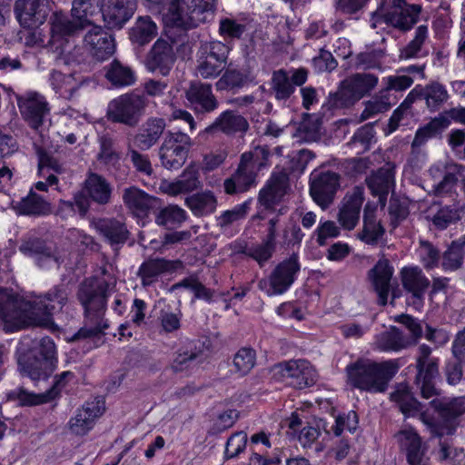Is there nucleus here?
Listing matches in <instances>:
<instances>
[{
	"mask_svg": "<svg viewBox=\"0 0 465 465\" xmlns=\"http://www.w3.org/2000/svg\"><path fill=\"white\" fill-rule=\"evenodd\" d=\"M32 352L34 353V351ZM55 352V345L51 338L41 339L35 352V354H40V359H42V361H37L39 363L38 370H32L31 362L26 361H21V372L34 381L46 379L53 371Z\"/></svg>",
	"mask_w": 465,
	"mask_h": 465,
	"instance_id": "14",
	"label": "nucleus"
},
{
	"mask_svg": "<svg viewBox=\"0 0 465 465\" xmlns=\"http://www.w3.org/2000/svg\"><path fill=\"white\" fill-rule=\"evenodd\" d=\"M214 5L215 0H171L164 21L184 29L196 27L213 18Z\"/></svg>",
	"mask_w": 465,
	"mask_h": 465,
	"instance_id": "4",
	"label": "nucleus"
},
{
	"mask_svg": "<svg viewBox=\"0 0 465 465\" xmlns=\"http://www.w3.org/2000/svg\"><path fill=\"white\" fill-rule=\"evenodd\" d=\"M368 187L380 199L385 198L394 184V172L391 164L380 168L366 179Z\"/></svg>",
	"mask_w": 465,
	"mask_h": 465,
	"instance_id": "32",
	"label": "nucleus"
},
{
	"mask_svg": "<svg viewBox=\"0 0 465 465\" xmlns=\"http://www.w3.org/2000/svg\"><path fill=\"white\" fill-rule=\"evenodd\" d=\"M99 143L100 151L97 155L98 160L105 164H116L121 158V154L114 149V139L104 134L99 138Z\"/></svg>",
	"mask_w": 465,
	"mask_h": 465,
	"instance_id": "52",
	"label": "nucleus"
},
{
	"mask_svg": "<svg viewBox=\"0 0 465 465\" xmlns=\"http://www.w3.org/2000/svg\"><path fill=\"white\" fill-rule=\"evenodd\" d=\"M212 128H217L223 133L231 134L237 132H244L248 128V123L244 117L233 111L222 113L213 123Z\"/></svg>",
	"mask_w": 465,
	"mask_h": 465,
	"instance_id": "46",
	"label": "nucleus"
},
{
	"mask_svg": "<svg viewBox=\"0 0 465 465\" xmlns=\"http://www.w3.org/2000/svg\"><path fill=\"white\" fill-rule=\"evenodd\" d=\"M288 176L284 173L272 175L265 188L261 190L259 201L266 207H270L279 201L286 193Z\"/></svg>",
	"mask_w": 465,
	"mask_h": 465,
	"instance_id": "33",
	"label": "nucleus"
},
{
	"mask_svg": "<svg viewBox=\"0 0 465 465\" xmlns=\"http://www.w3.org/2000/svg\"><path fill=\"white\" fill-rule=\"evenodd\" d=\"M164 129L165 121L163 118L147 119L134 136V144L141 150L150 149L158 142Z\"/></svg>",
	"mask_w": 465,
	"mask_h": 465,
	"instance_id": "29",
	"label": "nucleus"
},
{
	"mask_svg": "<svg viewBox=\"0 0 465 465\" xmlns=\"http://www.w3.org/2000/svg\"><path fill=\"white\" fill-rule=\"evenodd\" d=\"M102 13L100 0H74L72 16L84 28L86 25H92L94 17Z\"/></svg>",
	"mask_w": 465,
	"mask_h": 465,
	"instance_id": "39",
	"label": "nucleus"
},
{
	"mask_svg": "<svg viewBox=\"0 0 465 465\" xmlns=\"http://www.w3.org/2000/svg\"><path fill=\"white\" fill-rule=\"evenodd\" d=\"M375 344L382 351H399L411 345V341L400 329L391 327L376 337Z\"/></svg>",
	"mask_w": 465,
	"mask_h": 465,
	"instance_id": "37",
	"label": "nucleus"
},
{
	"mask_svg": "<svg viewBox=\"0 0 465 465\" xmlns=\"http://www.w3.org/2000/svg\"><path fill=\"white\" fill-rule=\"evenodd\" d=\"M185 205L196 216L213 213L217 208V200L210 191L195 193L185 199Z\"/></svg>",
	"mask_w": 465,
	"mask_h": 465,
	"instance_id": "40",
	"label": "nucleus"
},
{
	"mask_svg": "<svg viewBox=\"0 0 465 465\" xmlns=\"http://www.w3.org/2000/svg\"><path fill=\"white\" fill-rule=\"evenodd\" d=\"M105 78L114 87L122 88L133 85L136 81L134 72L114 60L106 68Z\"/></svg>",
	"mask_w": 465,
	"mask_h": 465,
	"instance_id": "41",
	"label": "nucleus"
},
{
	"mask_svg": "<svg viewBox=\"0 0 465 465\" xmlns=\"http://www.w3.org/2000/svg\"><path fill=\"white\" fill-rule=\"evenodd\" d=\"M97 231L113 246L124 244L128 238V230L124 223L114 219H104L96 223Z\"/></svg>",
	"mask_w": 465,
	"mask_h": 465,
	"instance_id": "35",
	"label": "nucleus"
},
{
	"mask_svg": "<svg viewBox=\"0 0 465 465\" xmlns=\"http://www.w3.org/2000/svg\"><path fill=\"white\" fill-rule=\"evenodd\" d=\"M280 371L290 385L297 389H304L313 385L317 373L311 363L304 360L289 361L280 365Z\"/></svg>",
	"mask_w": 465,
	"mask_h": 465,
	"instance_id": "17",
	"label": "nucleus"
},
{
	"mask_svg": "<svg viewBox=\"0 0 465 465\" xmlns=\"http://www.w3.org/2000/svg\"><path fill=\"white\" fill-rule=\"evenodd\" d=\"M420 11V5H407L404 0H381L380 6L372 13L371 25L377 28L384 23L406 31L418 22Z\"/></svg>",
	"mask_w": 465,
	"mask_h": 465,
	"instance_id": "5",
	"label": "nucleus"
},
{
	"mask_svg": "<svg viewBox=\"0 0 465 465\" xmlns=\"http://www.w3.org/2000/svg\"><path fill=\"white\" fill-rule=\"evenodd\" d=\"M192 146L190 136L182 132H167L161 147L159 157L167 170H178L186 162Z\"/></svg>",
	"mask_w": 465,
	"mask_h": 465,
	"instance_id": "11",
	"label": "nucleus"
},
{
	"mask_svg": "<svg viewBox=\"0 0 465 465\" xmlns=\"http://www.w3.org/2000/svg\"><path fill=\"white\" fill-rule=\"evenodd\" d=\"M181 194L192 193L201 187L199 172L193 167H187L177 178Z\"/></svg>",
	"mask_w": 465,
	"mask_h": 465,
	"instance_id": "57",
	"label": "nucleus"
},
{
	"mask_svg": "<svg viewBox=\"0 0 465 465\" xmlns=\"http://www.w3.org/2000/svg\"><path fill=\"white\" fill-rule=\"evenodd\" d=\"M123 200L134 215L142 216L153 206L154 198L136 187H129L124 189Z\"/></svg>",
	"mask_w": 465,
	"mask_h": 465,
	"instance_id": "34",
	"label": "nucleus"
},
{
	"mask_svg": "<svg viewBox=\"0 0 465 465\" xmlns=\"http://www.w3.org/2000/svg\"><path fill=\"white\" fill-rule=\"evenodd\" d=\"M266 154L265 149L255 148L253 152L244 153L235 173L224 181V191L228 194L248 191L255 183L256 171L262 165L259 155Z\"/></svg>",
	"mask_w": 465,
	"mask_h": 465,
	"instance_id": "8",
	"label": "nucleus"
},
{
	"mask_svg": "<svg viewBox=\"0 0 465 465\" xmlns=\"http://www.w3.org/2000/svg\"><path fill=\"white\" fill-rule=\"evenodd\" d=\"M157 35V26L150 16H140L133 26L130 38L134 43L143 45Z\"/></svg>",
	"mask_w": 465,
	"mask_h": 465,
	"instance_id": "47",
	"label": "nucleus"
},
{
	"mask_svg": "<svg viewBox=\"0 0 465 465\" xmlns=\"http://www.w3.org/2000/svg\"><path fill=\"white\" fill-rule=\"evenodd\" d=\"M301 265L296 254L281 262L271 272L268 278L258 282V287L268 296L284 293L294 282Z\"/></svg>",
	"mask_w": 465,
	"mask_h": 465,
	"instance_id": "9",
	"label": "nucleus"
},
{
	"mask_svg": "<svg viewBox=\"0 0 465 465\" xmlns=\"http://www.w3.org/2000/svg\"><path fill=\"white\" fill-rule=\"evenodd\" d=\"M464 248L462 244L453 242L443 254L442 266L445 270L453 271L460 267L463 261Z\"/></svg>",
	"mask_w": 465,
	"mask_h": 465,
	"instance_id": "58",
	"label": "nucleus"
},
{
	"mask_svg": "<svg viewBox=\"0 0 465 465\" xmlns=\"http://www.w3.org/2000/svg\"><path fill=\"white\" fill-rule=\"evenodd\" d=\"M8 399L18 401L21 405H38L51 400V391L32 393L24 388H17L8 393Z\"/></svg>",
	"mask_w": 465,
	"mask_h": 465,
	"instance_id": "50",
	"label": "nucleus"
},
{
	"mask_svg": "<svg viewBox=\"0 0 465 465\" xmlns=\"http://www.w3.org/2000/svg\"><path fill=\"white\" fill-rule=\"evenodd\" d=\"M85 190L88 195L98 203H107L111 197V186L99 174L91 173L85 180Z\"/></svg>",
	"mask_w": 465,
	"mask_h": 465,
	"instance_id": "45",
	"label": "nucleus"
},
{
	"mask_svg": "<svg viewBox=\"0 0 465 465\" xmlns=\"http://www.w3.org/2000/svg\"><path fill=\"white\" fill-rule=\"evenodd\" d=\"M182 312L166 306L160 311L158 320L163 331L166 333L176 331L181 327Z\"/></svg>",
	"mask_w": 465,
	"mask_h": 465,
	"instance_id": "51",
	"label": "nucleus"
},
{
	"mask_svg": "<svg viewBox=\"0 0 465 465\" xmlns=\"http://www.w3.org/2000/svg\"><path fill=\"white\" fill-rule=\"evenodd\" d=\"M274 250V245L264 241L247 248L245 252L249 257L256 261L260 266H262L272 258Z\"/></svg>",
	"mask_w": 465,
	"mask_h": 465,
	"instance_id": "62",
	"label": "nucleus"
},
{
	"mask_svg": "<svg viewBox=\"0 0 465 465\" xmlns=\"http://www.w3.org/2000/svg\"><path fill=\"white\" fill-rule=\"evenodd\" d=\"M398 370L394 361L376 362L369 359H359L346 367L348 383L370 393L384 392Z\"/></svg>",
	"mask_w": 465,
	"mask_h": 465,
	"instance_id": "3",
	"label": "nucleus"
},
{
	"mask_svg": "<svg viewBox=\"0 0 465 465\" xmlns=\"http://www.w3.org/2000/svg\"><path fill=\"white\" fill-rule=\"evenodd\" d=\"M432 407L439 411L440 416L444 420L443 424H434L421 415V420L428 424L431 432L439 437L452 434L457 424L454 420L465 413V397H460L451 401L434 399L430 401Z\"/></svg>",
	"mask_w": 465,
	"mask_h": 465,
	"instance_id": "12",
	"label": "nucleus"
},
{
	"mask_svg": "<svg viewBox=\"0 0 465 465\" xmlns=\"http://www.w3.org/2000/svg\"><path fill=\"white\" fill-rule=\"evenodd\" d=\"M18 106L28 124L43 135L49 114L45 97L36 93H28L18 98Z\"/></svg>",
	"mask_w": 465,
	"mask_h": 465,
	"instance_id": "13",
	"label": "nucleus"
},
{
	"mask_svg": "<svg viewBox=\"0 0 465 465\" xmlns=\"http://www.w3.org/2000/svg\"><path fill=\"white\" fill-rule=\"evenodd\" d=\"M391 400L397 403L405 416H414L420 411V402L412 396L404 383L398 384L391 394Z\"/></svg>",
	"mask_w": 465,
	"mask_h": 465,
	"instance_id": "43",
	"label": "nucleus"
},
{
	"mask_svg": "<svg viewBox=\"0 0 465 465\" xmlns=\"http://www.w3.org/2000/svg\"><path fill=\"white\" fill-rule=\"evenodd\" d=\"M38 174L43 179L35 184V188L41 192H46L49 186L57 185L56 173L64 172V167L52 155L44 151L38 152Z\"/></svg>",
	"mask_w": 465,
	"mask_h": 465,
	"instance_id": "26",
	"label": "nucleus"
},
{
	"mask_svg": "<svg viewBox=\"0 0 465 465\" xmlns=\"http://www.w3.org/2000/svg\"><path fill=\"white\" fill-rule=\"evenodd\" d=\"M173 269V263L164 259H151L143 262L139 268L138 275L142 284L148 286L155 282L159 276Z\"/></svg>",
	"mask_w": 465,
	"mask_h": 465,
	"instance_id": "38",
	"label": "nucleus"
},
{
	"mask_svg": "<svg viewBox=\"0 0 465 465\" xmlns=\"http://www.w3.org/2000/svg\"><path fill=\"white\" fill-rule=\"evenodd\" d=\"M186 212L178 205H168L159 211L155 223L167 229L174 228L186 220Z\"/></svg>",
	"mask_w": 465,
	"mask_h": 465,
	"instance_id": "49",
	"label": "nucleus"
},
{
	"mask_svg": "<svg viewBox=\"0 0 465 465\" xmlns=\"http://www.w3.org/2000/svg\"><path fill=\"white\" fill-rule=\"evenodd\" d=\"M461 168L457 164L444 165L436 163L430 169V173L435 180L434 188L437 194L451 193L460 176Z\"/></svg>",
	"mask_w": 465,
	"mask_h": 465,
	"instance_id": "27",
	"label": "nucleus"
},
{
	"mask_svg": "<svg viewBox=\"0 0 465 465\" xmlns=\"http://www.w3.org/2000/svg\"><path fill=\"white\" fill-rule=\"evenodd\" d=\"M224 64L205 56H201L197 66L198 74L204 79L215 78L225 68Z\"/></svg>",
	"mask_w": 465,
	"mask_h": 465,
	"instance_id": "61",
	"label": "nucleus"
},
{
	"mask_svg": "<svg viewBox=\"0 0 465 465\" xmlns=\"http://www.w3.org/2000/svg\"><path fill=\"white\" fill-rule=\"evenodd\" d=\"M428 35V27L426 25H420L415 32L414 38L401 50V59H411L417 56L418 53L426 40Z\"/></svg>",
	"mask_w": 465,
	"mask_h": 465,
	"instance_id": "54",
	"label": "nucleus"
},
{
	"mask_svg": "<svg viewBox=\"0 0 465 465\" xmlns=\"http://www.w3.org/2000/svg\"><path fill=\"white\" fill-rule=\"evenodd\" d=\"M109 284L102 279L88 278L80 283L76 298L84 309V325L75 337H99L108 328L104 319Z\"/></svg>",
	"mask_w": 465,
	"mask_h": 465,
	"instance_id": "2",
	"label": "nucleus"
},
{
	"mask_svg": "<svg viewBox=\"0 0 465 465\" xmlns=\"http://www.w3.org/2000/svg\"><path fill=\"white\" fill-rule=\"evenodd\" d=\"M84 46L97 60H106L115 50L114 40L111 35L99 25H93L85 34Z\"/></svg>",
	"mask_w": 465,
	"mask_h": 465,
	"instance_id": "20",
	"label": "nucleus"
},
{
	"mask_svg": "<svg viewBox=\"0 0 465 465\" xmlns=\"http://www.w3.org/2000/svg\"><path fill=\"white\" fill-rule=\"evenodd\" d=\"M175 61L173 46L166 41L157 40L149 54L152 70H159L162 75H167Z\"/></svg>",
	"mask_w": 465,
	"mask_h": 465,
	"instance_id": "28",
	"label": "nucleus"
},
{
	"mask_svg": "<svg viewBox=\"0 0 465 465\" xmlns=\"http://www.w3.org/2000/svg\"><path fill=\"white\" fill-rule=\"evenodd\" d=\"M68 299L67 289L58 286L34 302L0 292V318L10 331L29 326L53 327L51 315L62 310Z\"/></svg>",
	"mask_w": 465,
	"mask_h": 465,
	"instance_id": "1",
	"label": "nucleus"
},
{
	"mask_svg": "<svg viewBox=\"0 0 465 465\" xmlns=\"http://www.w3.org/2000/svg\"><path fill=\"white\" fill-rule=\"evenodd\" d=\"M50 84L56 93L62 95L71 94L75 88V83L71 74H65L58 71L52 72Z\"/></svg>",
	"mask_w": 465,
	"mask_h": 465,
	"instance_id": "59",
	"label": "nucleus"
},
{
	"mask_svg": "<svg viewBox=\"0 0 465 465\" xmlns=\"http://www.w3.org/2000/svg\"><path fill=\"white\" fill-rule=\"evenodd\" d=\"M15 10L22 26L37 27L48 15L47 0H17Z\"/></svg>",
	"mask_w": 465,
	"mask_h": 465,
	"instance_id": "18",
	"label": "nucleus"
},
{
	"mask_svg": "<svg viewBox=\"0 0 465 465\" xmlns=\"http://www.w3.org/2000/svg\"><path fill=\"white\" fill-rule=\"evenodd\" d=\"M50 44L59 54V59L64 64L77 61L76 58H71V46L68 37L72 36L78 30L82 29L81 24L76 20H71L68 15L61 12H55L50 19Z\"/></svg>",
	"mask_w": 465,
	"mask_h": 465,
	"instance_id": "10",
	"label": "nucleus"
},
{
	"mask_svg": "<svg viewBox=\"0 0 465 465\" xmlns=\"http://www.w3.org/2000/svg\"><path fill=\"white\" fill-rule=\"evenodd\" d=\"M272 82L277 99H287L294 91V86L292 84L289 76L282 70L273 73Z\"/></svg>",
	"mask_w": 465,
	"mask_h": 465,
	"instance_id": "56",
	"label": "nucleus"
},
{
	"mask_svg": "<svg viewBox=\"0 0 465 465\" xmlns=\"http://www.w3.org/2000/svg\"><path fill=\"white\" fill-rule=\"evenodd\" d=\"M248 205L246 203L234 206L231 210L224 211L217 217V223L220 227L225 228L243 219L247 214Z\"/></svg>",
	"mask_w": 465,
	"mask_h": 465,
	"instance_id": "64",
	"label": "nucleus"
},
{
	"mask_svg": "<svg viewBox=\"0 0 465 465\" xmlns=\"http://www.w3.org/2000/svg\"><path fill=\"white\" fill-rule=\"evenodd\" d=\"M185 96L195 110L209 113L218 107V102L213 94L211 84L193 82L186 90Z\"/></svg>",
	"mask_w": 465,
	"mask_h": 465,
	"instance_id": "24",
	"label": "nucleus"
},
{
	"mask_svg": "<svg viewBox=\"0 0 465 465\" xmlns=\"http://www.w3.org/2000/svg\"><path fill=\"white\" fill-rule=\"evenodd\" d=\"M16 210L25 215H45L51 212L50 203L33 190L16 204Z\"/></svg>",
	"mask_w": 465,
	"mask_h": 465,
	"instance_id": "44",
	"label": "nucleus"
},
{
	"mask_svg": "<svg viewBox=\"0 0 465 465\" xmlns=\"http://www.w3.org/2000/svg\"><path fill=\"white\" fill-rule=\"evenodd\" d=\"M391 108V103L383 91L380 95L374 96L372 99L365 103V108L361 114L362 121L370 119L379 114L384 113Z\"/></svg>",
	"mask_w": 465,
	"mask_h": 465,
	"instance_id": "53",
	"label": "nucleus"
},
{
	"mask_svg": "<svg viewBox=\"0 0 465 465\" xmlns=\"http://www.w3.org/2000/svg\"><path fill=\"white\" fill-rule=\"evenodd\" d=\"M146 105L143 94L136 92L126 93L108 104L107 116L114 123L134 127L139 124Z\"/></svg>",
	"mask_w": 465,
	"mask_h": 465,
	"instance_id": "6",
	"label": "nucleus"
},
{
	"mask_svg": "<svg viewBox=\"0 0 465 465\" xmlns=\"http://www.w3.org/2000/svg\"><path fill=\"white\" fill-rule=\"evenodd\" d=\"M378 84V77L372 74H354L345 78L339 89L331 95L335 107H348L369 94Z\"/></svg>",
	"mask_w": 465,
	"mask_h": 465,
	"instance_id": "7",
	"label": "nucleus"
},
{
	"mask_svg": "<svg viewBox=\"0 0 465 465\" xmlns=\"http://www.w3.org/2000/svg\"><path fill=\"white\" fill-rule=\"evenodd\" d=\"M439 361H430L423 364H416L418 371L416 383L420 389L423 398L430 399L436 394L433 381L439 375Z\"/></svg>",
	"mask_w": 465,
	"mask_h": 465,
	"instance_id": "31",
	"label": "nucleus"
},
{
	"mask_svg": "<svg viewBox=\"0 0 465 465\" xmlns=\"http://www.w3.org/2000/svg\"><path fill=\"white\" fill-rule=\"evenodd\" d=\"M395 438L401 449L406 452L410 465H420L424 456L421 438L411 427H404Z\"/></svg>",
	"mask_w": 465,
	"mask_h": 465,
	"instance_id": "23",
	"label": "nucleus"
},
{
	"mask_svg": "<svg viewBox=\"0 0 465 465\" xmlns=\"http://www.w3.org/2000/svg\"><path fill=\"white\" fill-rule=\"evenodd\" d=\"M420 96L425 100L430 110L435 111L448 100L449 94L441 84L434 82L425 87L420 86Z\"/></svg>",
	"mask_w": 465,
	"mask_h": 465,
	"instance_id": "48",
	"label": "nucleus"
},
{
	"mask_svg": "<svg viewBox=\"0 0 465 465\" xmlns=\"http://www.w3.org/2000/svg\"><path fill=\"white\" fill-rule=\"evenodd\" d=\"M339 181L340 176L333 172L322 173L312 178L310 193L322 209L324 210L332 203Z\"/></svg>",
	"mask_w": 465,
	"mask_h": 465,
	"instance_id": "15",
	"label": "nucleus"
},
{
	"mask_svg": "<svg viewBox=\"0 0 465 465\" xmlns=\"http://www.w3.org/2000/svg\"><path fill=\"white\" fill-rule=\"evenodd\" d=\"M385 229L381 222L376 218L373 210L364 209L363 225L361 232H358V238L367 244H376L382 237Z\"/></svg>",
	"mask_w": 465,
	"mask_h": 465,
	"instance_id": "36",
	"label": "nucleus"
},
{
	"mask_svg": "<svg viewBox=\"0 0 465 465\" xmlns=\"http://www.w3.org/2000/svg\"><path fill=\"white\" fill-rule=\"evenodd\" d=\"M135 8V0H107L102 15L109 28H121L133 16Z\"/></svg>",
	"mask_w": 465,
	"mask_h": 465,
	"instance_id": "21",
	"label": "nucleus"
},
{
	"mask_svg": "<svg viewBox=\"0 0 465 465\" xmlns=\"http://www.w3.org/2000/svg\"><path fill=\"white\" fill-rule=\"evenodd\" d=\"M448 125V119L441 116L432 119L426 125L419 128L411 143V153H417L420 147L424 145L429 139L437 135L441 130L445 129Z\"/></svg>",
	"mask_w": 465,
	"mask_h": 465,
	"instance_id": "42",
	"label": "nucleus"
},
{
	"mask_svg": "<svg viewBox=\"0 0 465 465\" xmlns=\"http://www.w3.org/2000/svg\"><path fill=\"white\" fill-rule=\"evenodd\" d=\"M363 201V189L361 187H354L346 193L337 213V220L343 229L351 231L357 226Z\"/></svg>",
	"mask_w": 465,
	"mask_h": 465,
	"instance_id": "16",
	"label": "nucleus"
},
{
	"mask_svg": "<svg viewBox=\"0 0 465 465\" xmlns=\"http://www.w3.org/2000/svg\"><path fill=\"white\" fill-rule=\"evenodd\" d=\"M460 209L458 205L445 206L440 209L433 217V223L439 229H445L450 223L460 219Z\"/></svg>",
	"mask_w": 465,
	"mask_h": 465,
	"instance_id": "60",
	"label": "nucleus"
},
{
	"mask_svg": "<svg viewBox=\"0 0 465 465\" xmlns=\"http://www.w3.org/2000/svg\"><path fill=\"white\" fill-rule=\"evenodd\" d=\"M19 251L25 255L34 258L40 267H51L58 264V261L52 253L51 249L46 247L45 242L39 239L24 240Z\"/></svg>",
	"mask_w": 465,
	"mask_h": 465,
	"instance_id": "30",
	"label": "nucleus"
},
{
	"mask_svg": "<svg viewBox=\"0 0 465 465\" xmlns=\"http://www.w3.org/2000/svg\"><path fill=\"white\" fill-rule=\"evenodd\" d=\"M393 273V267L387 259L383 258L380 259L368 273L369 279L378 294V302L382 306L387 304Z\"/></svg>",
	"mask_w": 465,
	"mask_h": 465,
	"instance_id": "22",
	"label": "nucleus"
},
{
	"mask_svg": "<svg viewBox=\"0 0 465 465\" xmlns=\"http://www.w3.org/2000/svg\"><path fill=\"white\" fill-rule=\"evenodd\" d=\"M104 411V401L95 399L86 401L81 409H78L75 415L69 420V429L72 433L76 435H84L91 430L95 423V420L100 417Z\"/></svg>",
	"mask_w": 465,
	"mask_h": 465,
	"instance_id": "19",
	"label": "nucleus"
},
{
	"mask_svg": "<svg viewBox=\"0 0 465 465\" xmlns=\"http://www.w3.org/2000/svg\"><path fill=\"white\" fill-rule=\"evenodd\" d=\"M401 276L404 289L412 293L413 303L420 308L422 305V298L430 285V281L418 267L403 268Z\"/></svg>",
	"mask_w": 465,
	"mask_h": 465,
	"instance_id": "25",
	"label": "nucleus"
},
{
	"mask_svg": "<svg viewBox=\"0 0 465 465\" xmlns=\"http://www.w3.org/2000/svg\"><path fill=\"white\" fill-rule=\"evenodd\" d=\"M418 253L420 262L425 268L430 269L438 265L440 260V252L429 242H420Z\"/></svg>",
	"mask_w": 465,
	"mask_h": 465,
	"instance_id": "63",
	"label": "nucleus"
},
{
	"mask_svg": "<svg viewBox=\"0 0 465 465\" xmlns=\"http://www.w3.org/2000/svg\"><path fill=\"white\" fill-rule=\"evenodd\" d=\"M255 351L250 348L240 349L233 358V367L240 375L247 374L255 365Z\"/></svg>",
	"mask_w": 465,
	"mask_h": 465,
	"instance_id": "55",
	"label": "nucleus"
}]
</instances>
